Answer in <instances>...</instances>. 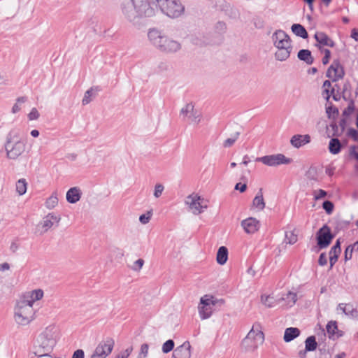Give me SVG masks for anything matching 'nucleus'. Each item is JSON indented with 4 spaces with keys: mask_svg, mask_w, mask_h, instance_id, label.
Here are the masks:
<instances>
[{
    "mask_svg": "<svg viewBox=\"0 0 358 358\" xmlns=\"http://www.w3.org/2000/svg\"><path fill=\"white\" fill-rule=\"evenodd\" d=\"M326 113L329 118H335L338 114V110L336 107L329 106L326 108Z\"/></svg>",
    "mask_w": 358,
    "mask_h": 358,
    "instance_id": "43",
    "label": "nucleus"
},
{
    "mask_svg": "<svg viewBox=\"0 0 358 358\" xmlns=\"http://www.w3.org/2000/svg\"><path fill=\"white\" fill-rule=\"evenodd\" d=\"M318 263L320 266H324L327 264V257L325 253H322L320 255Z\"/></svg>",
    "mask_w": 358,
    "mask_h": 358,
    "instance_id": "54",
    "label": "nucleus"
},
{
    "mask_svg": "<svg viewBox=\"0 0 358 358\" xmlns=\"http://www.w3.org/2000/svg\"><path fill=\"white\" fill-rule=\"evenodd\" d=\"M10 268V266L8 263L3 262V263L0 264V271L1 272L9 271Z\"/></svg>",
    "mask_w": 358,
    "mask_h": 358,
    "instance_id": "60",
    "label": "nucleus"
},
{
    "mask_svg": "<svg viewBox=\"0 0 358 358\" xmlns=\"http://www.w3.org/2000/svg\"><path fill=\"white\" fill-rule=\"evenodd\" d=\"M96 90L91 87L88 90H87L84 94L83 99L82 100V103L83 105H87L90 103L93 98L96 96Z\"/></svg>",
    "mask_w": 358,
    "mask_h": 358,
    "instance_id": "34",
    "label": "nucleus"
},
{
    "mask_svg": "<svg viewBox=\"0 0 358 358\" xmlns=\"http://www.w3.org/2000/svg\"><path fill=\"white\" fill-rule=\"evenodd\" d=\"M255 160L268 166H277L281 164H288L292 162L291 159L286 157L283 154L280 153L257 157Z\"/></svg>",
    "mask_w": 358,
    "mask_h": 358,
    "instance_id": "13",
    "label": "nucleus"
},
{
    "mask_svg": "<svg viewBox=\"0 0 358 358\" xmlns=\"http://www.w3.org/2000/svg\"><path fill=\"white\" fill-rule=\"evenodd\" d=\"M331 87V83L329 80H325L323 83V88L324 92L327 94V99H329V88Z\"/></svg>",
    "mask_w": 358,
    "mask_h": 358,
    "instance_id": "57",
    "label": "nucleus"
},
{
    "mask_svg": "<svg viewBox=\"0 0 358 358\" xmlns=\"http://www.w3.org/2000/svg\"><path fill=\"white\" fill-rule=\"evenodd\" d=\"M4 148L6 157L10 160L19 159L26 152L27 142L18 129H13L7 134Z\"/></svg>",
    "mask_w": 358,
    "mask_h": 358,
    "instance_id": "4",
    "label": "nucleus"
},
{
    "mask_svg": "<svg viewBox=\"0 0 358 358\" xmlns=\"http://www.w3.org/2000/svg\"><path fill=\"white\" fill-rule=\"evenodd\" d=\"M28 183L24 178L19 179L15 183V190L19 196L25 194L27 190Z\"/></svg>",
    "mask_w": 358,
    "mask_h": 358,
    "instance_id": "28",
    "label": "nucleus"
},
{
    "mask_svg": "<svg viewBox=\"0 0 358 358\" xmlns=\"http://www.w3.org/2000/svg\"><path fill=\"white\" fill-rule=\"evenodd\" d=\"M323 208L327 214H331L334 210V204L331 201H325L322 204Z\"/></svg>",
    "mask_w": 358,
    "mask_h": 358,
    "instance_id": "48",
    "label": "nucleus"
},
{
    "mask_svg": "<svg viewBox=\"0 0 358 358\" xmlns=\"http://www.w3.org/2000/svg\"><path fill=\"white\" fill-rule=\"evenodd\" d=\"M149 353V345L143 343L140 347V350L136 358H147Z\"/></svg>",
    "mask_w": 358,
    "mask_h": 358,
    "instance_id": "40",
    "label": "nucleus"
},
{
    "mask_svg": "<svg viewBox=\"0 0 358 358\" xmlns=\"http://www.w3.org/2000/svg\"><path fill=\"white\" fill-rule=\"evenodd\" d=\"M180 115L185 121H188L193 124H198L201 119V113L194 108L192 102L186 103L180 110Z\"/></svg>",
    "mask_w": 358,
    "mask_h": 358,
    "instance_id": "11",
    "label": "nucleus"
},
{
    "mask_svg": "<svg viewBox=\"0 0 358 358\" xmlns=\"http://www.w3.org/2000/svg\"><path fill=\"white\" fill-rule=\"evenodd\" d=\"M224 304L222 299H217L210 294H205L200 298L198 304V313L201 320L210 318L216 307H221Z\"/></svg>",
    "mask_w": 358,
    "mask_h": 358,
    "instance_id": "6",
    "label": "nucleus"
},
{
    "mask_svg": "<svg viewBox=\"0 0 358 358\" xmlns=\"http://www.w3.org/2000/svg\"><path fill=\"white\" fill-rule=\"evenodd\" d=\"M247 189L246 184L237 183L235 186V189L240 191L241 192H244Z\"/></svg>",
    "mask_w": 358,
    "mask_h": 358,
    "instance_id": "59",
    "label": "nucleus"
},
{
    "mask_svg": "<svg viewBox=\"0 0 358 358\" xmlns=\"http://www.w3.org/2000/svg\"><path fill=\"white\" fill-rule=\"evenodd\" d=\"M39 116L40 114L36 108H33L28 114V118L29 120H36L38 119Z\"/></svg>",
    "mask_w": 358,
    "mask_h": 358,
    "instance_id": "49",
    "label": "nucleus"
},
{
    "mask_svg": "<svg viewBox=\"0 0 358 358\" xmlns=\"http://www.w3.org/2000/svg\"><path fill=\"white\" fill-rule=\"evenodd\" d=\"M84 351L83 350L79 349L73 352L71 358H84Z\"/></svg>",
    "mask_w": 358,
    "mask_h": 358,
    "instance_id": "56",
    "label": "nucleus"
},
{
    "mask_svg": "<svg viewBox=\"0 0 358 358\" xmlns=\"http://www.w3.org/2000/svg\"><path fill=\"white\" fill-rule=\"evenodd\" d=\"M175 343L171 339L166 341L163 343L162 347V351L164 354H167L174 350Z\"/></svg>",
    "mask_w": 358,
    "mask_h": 358,
    "instance_id": "38",
    "label": "nucleus"
},
{
    "mask_svg": "<svg viewBox=\"0 0 358 358\" xmlns=\"http://www.w3.org/2000/svg\"><path fill=\"white\" fill-rule=\"evenodd\" d=\"M352 252L353 250L351 249V248L349 247V245L347 247V248L345 250V260L348 261L352 259Z\"/></svg>",
    "mask_w": 358,
    "mask_h": 358,
    "instance_id": "52",
    "label": "nucleus"
},
{
    "mask_svg": "<svg viewBox=\"0 0 358 358\" xmlns=\"http://www.w3.org/2000/svg\"><path fill=\"white\" fill-rule=\"evenodd\" d=\"M155 0H125L121 3V11L124 17L136 24L140 19L155 15Z\"/></svg>",
    "mask_w": 358,
    "mask_h": 358,
    "instance_id": "1",
    "label": "nucleus"
},
{
    "mask_svg": "<svg viewBox=\"0 0 358 358\" xmlns=\"http://www.w3.org/2000/svg\"><path fill=\"white\" fill-rule=\"evenodd\" d=\"M228 259V249L225 246H221L218 248L216 255V261L218 264L224 265Z\"/></svg>",
    "mask_w": 358,
    "mask_h": 358,
    "instance_id": "25",
    "label": "nucleus"
},
{
    "mask_svg": "<svg viewBox=\"0 0 358 358\" xmlns=\"http://www.w3.org/2000/svg\"><path fill=\"white\" fill-rule=\"evenodd\" d=\"M131 350H132L131 348H128L125 351H124L122 353H121L119 356L121 358H128L130 353L131 352Z\"/></svg>",
    "mask_w": 358,
    "mask_h": 358,
    "instance_id": "61",
    "label": "nucleus"
},
{
    "mask_svg": "<svg viewBox=\"0 0 358 358\" xmlns=\"http://www.w3.org/2000/svg\"><path fill=\"white\" fill-rule=\"evenodd\" d=\"M341 241L340 239H337L335 245L331 248L329 251V262H330V268H332L333 266L338 260V257L341 254Z\"/></svg>",
    "mask_w": 358,
    "mask_h": 358,
    "instance_id": "23",
    "label": "nucleus"
},
{
    "mask_svg": "<svg viewBox=\"0 0 358 358\" xmlns=\"http://www.w3.org/2000/svg\"><path fill=\"white\" fill-rule=\"evenodd\" d=\"M155 2L161 11L171 18L179 17L185 11L180 0H155Z\"/></svg>",
    "mask_w": 358,
    "mask_h": 358,
    "instance_id": "8",
    "label": "nucleus"
},
{
    "mask_svg": "<svg viewBox=\"0 0 358 358\" xmlns=\"http://www.w3.org/2000/svg\"><path fill=\"white\" fill-rule=\"evenodd\" d=\"M350 248L353 250V252H357L358 251V241H356L352 245H349Z\"/></svg>",
    "mask_w": 358,
    "mask_h": 358,
    "instance_id": "64",
    "label": "nucleus"
},
{
    "mask_svg": "<svg viewBox=\"0 0 358 358\" xmlns=\"http://www.w3.org/2000/svg\"><path fill=\"white\" fill-rule=\"evenodd\" d=\"M334 236L329 227L324 225L317 233V245L320 249L326 248L331 243Z\"/></svg>",
    "mask_w": 358,
    "mask_h": 358,
    "instance_id": "15",
    "label": "nucleus"
},
{
    "mask_svg": "<svg viewBox=\"0 0 358 358\" xmlns=\"http://www.w3.org/2000/svg\"><path fill=\"white\" fill-rule=\"evenodd\" d=\"M311 137L309 134H295L290 139V144L295 148H300L310 142Z\"/></svg>",
    "mask_w": 358,
    "mask_h": 358,
    "instance_id": "21",
    "label": "nucleus"
},
{
    "mask_svg": "<svg viewBox=\"0 0 358 358\" xmlns=\"http://www.w3.org/2000/svg\"><path fill=\"white\" fill-rule=\"evenodd\" d=\"M148 40L159 51L166 54H175L182 49V43L162 30L150 29L148 32Z\"/></svg>",
    "mask_w": 358,
    "mask_h": 358,
    "instance_id": "3",
    "label": "nucleus"
},
{
    "mask_svg": "<svg viewBox=\"0 0 358 358\" xmlns=\"http://www.w3.org/2000/svg\"><path fill=\"white\" fill-rule=\"evenodd\" d=\"M327 331L330 338H334L338 337V327L336 322L330 321L327 324Z\"/></svg>",
    "mask_w": 358,
    "mask_h": 358,
    "instance_id": "32",
    "label": "nucleus"
},
{
    "mask_svg": "<svg viewBox=\"0 0 358 358\" xmlns=\"http://www.w3.org/2000/svg\"><path fill=\"white\" fill-rule=\"evenodd\" d=\"M239 132H236L231 137L226 139L223 143L224 147L229 148L231 147L238 139L239 136Z\"/></svg>",
    "mask_w": 358,
    "mask_h": 358,
    "instance_id": "42",
    "label": "nucleus"
},
{
    "mask_svg": "<svg viewBox=\"0 0 358 358\" xmlns=\"http://www.w3.org/2000/svg\"><path fill=\"white\" fill-rule=\"evenodd\" d=\"M350 155L358 160V146L353 145L350 148Z\"/></svg>",
    "mask_w": 358,
    "mask_h": 358,
    "instance_id": "51",
    "label": "nucleus"
},
{
    "mask_svg": "<svg viewBox=\"0 0 358 358\" xmlns=\"http://www.w3.org/2000/svg\"><path fill=\"white\" fill-rule=\"evenodd\" d=\"M152 215V211H148L147 213L140 215L139 222L142 224H146L150 221Z\"/></svg>",
    "mask_w": 358,
    "mask_h": 358,
    "instance_id": "44",
    "label": "nucleus"
},
{
    "mask_svg": "<svg viewBox=\"0 0 358 358\" xmlns=\"http://www.w3.org/2000/svg\"><path fill=\"white\" fill-rule=\"evenodd\" d=\"M272 43L275 48V59L279 62L287 60L292 51V41L283 30H276L271 36Z\"/></svg>",
    "mask_w": 358,
    "mask_h": 358,
    "instance_id": "5",
    "label": "nucleus"
},
{
    "mask_svg": "<svg viewBox=\"0 0 358 358\" xmlns=\"http://www.w3.org/2000/svg\"><path fill=\"white\" fill-rule=\"evenodd\" d=\"M27 101V98L24 96H21L17 99L15 103L12 107V113H17L21 110L22 104H23Z\"/></svg>",
    "mask_w": 358,
    "mask_h": 358,
    "instance_id": "39",
    "label": "nucleus"
},
{
    "mask_svg": "<svg viewBox=\"0 0 358 358\" xmlns=\"http://www.w3.org/2000/svg\"><path fill=\"white\" fill-rule=\"evenodd\" d=\"M324 56L322 58V63L324 64H327L329 62L330 56H331V52L328 49H325L324 50Z\"/></svg>",
    "mask_w": 358,
    "mask_h": 358,
    "instance_id": "55",
    "label": "nucleus"
},
{
    "mask_svg": "<svg viewBox=\"0 0 358 358\" xmlns=\"http://www.w3.org/2000/svg\"><path fill=\"white\" fill-rule=\"evenodd\" d=\"M341 144L338 138H331L329 143V150L333 155H337L341 152Z\"/></svg>",
    "mask_w": 358,
    "mask_h": 358,
    "instance_id": "30",
    "label": "nucleus"
},
{
    "mask_svg": "<svg viewBox=\"0 0 358 358\" xmlns=\"http://www.w3.org/2000/svg\"><path fill=\"white\" fill-rule=\"evenodd\" d=\"M313 195L315 200H320L325 198L327 195L326 191L323 189H316L313 192Z\"/></svg>",
    "mask_w": 358,
    "mask_h": 358,
    "instance_id": "45",
    "label": "nucleus"
},
{
    "mask_svg": "<svg viewBox=\"0 0 358 358\" xmlns=\"http://www.w3.org/2000/svg\"><path fill=\"white\" fill-rule=\"evenodd\" d=\"M185 203L194 215H199L208 208V201L196 193H192L185 199Z\"/></svg>",
    "mask_w": 358,
    "mask_h": 358,
    "instance_id": "10",
    "label": "nucleus"
},
{
    "mask_svg": "<svg viewBox=\"0 0 358 358\" xmlns=\"http://www.w3.org/2000/svg\"><path fill=\"white\" fill-rule=\"evenodd\" d=\"M60 338L59 327L50 324L41 329L33 343L34 354L52 352Z\"/></svg>",
    "mask_w": 358,
    "mask_h": 358,
    "instance_id": "2",
    "label": "nucleus"
},
{
    "mask_svg": "<svg viewBox=\"0 0 358 358\" xmlns=\"http://www.w3.org/2000/svg\"><path fill=\"white\" fill-rule=\"evenodd\" d=\"M114 345L113 338H104L97 345L90 358H106L111 353Z\"/></svg>",
    "mask_w": 358,
    "mask_h": 358,
    "instance_id": "12",
    "label": "nucleus"
},
{
    "mask_svg": "<svg viewBox=\"0 0 358 358\" xmlns=\"http://www.w3.org/2000/svg\"><path fill=\"white\" fill-rule=\"evenodd\" d=\"M252 205L258 210H262L265 208V202L261 190L254 198Z\"/></svg>",
    "mask_w": 358,
    "mask_h": 358,
    "instance_id": "29",
    "label": "nucleus"
},
{
    "mask_svg": "<svg viewBox=\"0 0 358 358\" xmlns=\"http://www.w3.org/2000/svg\"><path fill=\"white\" fill-rule=\"evenodd\" d=\"M13 318L18 325L27 326L35 318L34 309L19 300L14 307Z\"/></svg>",
    "mask_w": 358,
    "mask_h": 358,
    "instance_id": "7",
    "label": "nucleus"
},
{
    "mask_svg": "<svg viewBox=\"0 0 358 358\" xmlns=\"http://www.w3.org/2000/svg\"><path fill=\"white\" fill-rule=\"evenodd\" d=\"M285 241L291 245L294 244L297 241V236L293 231L286 232Z\"/></svg>",
    "mask_w": 358,
    "mask_h": 358,
    "instance_id": "41",
    "label": "nucleus"
},
{
    "mask_svg": "<svg viewBox=\"0 0 358 358\" xmlns=\"http://www.w3.org/2000/svg\"><path fill=\"white\" fill-rule=\"evenodd\" d=\"M144 264V260L143 259H138L135 261L131 266V269L134 271H139Z\"/></svg>",
    "mask_w": 358,
    "mask_h": 358,
    "instance_id": "47",
    "label": "nucleus"
},
{
    "mask_svg": "<svg viewBox=\"0 0 358 358\" xmlns=\"http://www.w3.org/2000/svg\"><path fill=\"white\" fill-rule=\"evenodd\" d=\"M61 220V216L55 213L46 215L37 225V231L40 234L47 232L53 226L57 225Z\"/></svg>",
    "mask_w": 358,
    "mask_h": 358,
    "instance_id": "14",
    "label": "nucleus"
},
{
    "mask_svg": "<svg viewBox=\"0 0 358 358\" xmlns=\"http://www.w3.org/2000/svg\"><path fill=\"white\" fill-rule=\"evenodd\" d=\"M300 334V330L296 327L287 328L284 334V340L285 342H290Z\"/></svg>",
    "mask_w": 358,
    "mask_h": 358,
    "instance_id": "26",
    "label": "nucleus"
},
{
    "mask_svg": "<svg viewBox=\"0 0 358 358\" xmlns=\"http://www.w3.org/2000/svg\"><path fill=\"white\" fill-rule=\"evenodd\" d=\"M20 248V245L17 243V241H12L10 245H9V250L12 253H15Z\"/></svg>",
    "mask_w": 358,
    "mask_h": 358,
    "instance_id": "50",
    "label": "nucleus"
},
{
    "mask_svg": "<svg viewBox=\"0 0 358 358\" xmlns=\"http://www.w3.org/2000/svg\"><path fill=\"white\" fill-rule=\"evenodd\" d=\"M164 190V186L161 183H157L155 186L154 189V196L155 198H159L162 196L163 192Z\"/></svg>",
    "mask_w": 358,
    "mask_h": 358,
    "instance_id": "46",
    "label": "nucleus"
},
{
    "mask_svg": "<svg viewBox=\"0 0 358 358\" xmlns=\"http://www.w3.org/2000/svg\"><path fill=\"white\" fill-rule=\"evenodd\" d=\"M351 37L354 38L356 41H358V29H353L351 32Z\"/></svg>",
    "mask_w": 358,
    "mask_h": 358,
    "instance_id": "62",
    "label": "nucleus"
},
{
    "mask_svg": "<svg viewBox=\"0 0 358 358\" xmlns=\"http://www.w3.org/2000/svg\"><path fill=\"white\" fill-rule=\"evenodd\" d=\"M344 76V71L338 62L334 61L327 71V76L333 81H337Z\"/></svg>",
    "mask_w": 358,
    "mask_h": 358,
    "instance_id": "17",
    "label": "nucleus"
},
{
    "mask_svg": "<svg viewBox=\"0 0 358 358\" xmlns=\"http://www.w3.org/2000/svg\"><path fill=\"white\" fill-rule=\"evenodd\" d=\"M281 299L285 300L287 306H292L297 300V295L294 292H288Z\"/></svg>",
    "mask_w": 358,
    "mask_h": 358,
    "instance_id": "37",
    "label": "nucleus"
},
{
    "mask_svg": "<svg viewBox=\"0 0 358 358\" xmlns=\"http://www.w3.org/2000/svg\"><path fill=\"white\" fill-rule=\"evenodd\" d=\"M291 29L292 32L297 36H300L303 38H306L308 37V33L302 25L299 24H294Z\"/></svg>",
    "mask_w": 358,
    "mask_h": 358,
    "instance_id": "33",
    "label": "nucleus"
},
{
    "mask_svg": "<svg viewBox=\"0 0 358 358\" xmlns=\"http://www.w3.org/2000/svg\"><path fill=\"white\" fill-rule=\"evenodd\" d=\"M82 196V191L78 187H71L66 192V199L69 203L78 202Z\"/></svg>",
    "mask_w": 358,
    "mask_h": 358,
    "instance_id": "22",
    "label": "nucleus"
},
{
    "mask_svg": "<svg viewBox=\"0 0 358 358\" xmlns=\"http://www.w3.org/2000/svg\"><path fill=\"white\" fill-rule=\"evenodd\" d=\"M317 343L315 337L313 336L308 337L305 341V348L308 351H314L316 350Z\"/></svg>",
    "mask_w": 358,
    "mask_h": 358,
    "instance_id": "36",
    "label": "nucleus"
},
{
    "mask_svg": "<svg viewBox=\"0 0 358 358\" xmlns=\"http://www.w3.org/2000/svg\"><path fill=\"white\" fill-rule=\"evenodd\" d=\"M348 135L353 138L354 141L358 142V131L355 129H350L348 130Z\"/></svg>",
    "mask_w": 358,
    "mask_h": 358,
    "instance_id": "53",
    "label": "nucleus"
},
{
    "mask_svg": "<svg viewBox=\"0 0 358 358\" xmlns=\"http://www.w3.org/2000/svg\"><path fill=\"white\" fill-rule=\"evenodd\" d=\"M241 227L247 234H254L259 229V222L255 217H248L241 222Z\"/></svg>",
    "mask_w": 358,
    "mask_h": 358,
    "instance_id": "19",
    "label": "nucleus"
},
{
    "mask_svg": "<svg viewBox=\"0 0 358 358\" xmlns=\"http://www.w3.org/2000/svg\"><path fill=\"white\" fill-rule=\"evenodd\" d=\"M278 301L272 295L262 294L261 296V303L267 308L274 307Z\"/></svg>",
    "mask_w": 358,
    "mask_h": 358,
    "instance_id": "27",
    "label": "nucleus"
},
{
    "mask_svg": "<svg viewBox=\"0 0 358 358\" xmlns=\"http://www.w3.org/2000/svg\"><path fill=\"white\" fill-rule=\"evenodd\" d=\"M315 38L318 43L324 46L333 47L334 45L333 41L324 32L315 33Z\"/></svg>",
    "mask_w": 358,
    "mask_h": 358,
    "instance_id": "24",
    "label": "nucleus"
},
{
    "mask_svg": "<svg viewBox=\"0 0 358 358\" xmlns=\"http://www.w3.org/2000/svg\"><path fill=\"white\" fill-rule=\"evenodd\" d=\"M338 310H341L346 316L358 320V305L354 306L350 303H339L337 308Z\"/></svg>",
    "mask_w": 358,
    "mask_h": 358,
    "instance_id": "20",
    "label": "nucleus"
},
{
    "mask_svg": "<svg viewBox=\"0 0 358 358\" xmlns=\"http://www.w3.org/2000/svg\"><path fill=\"white\" fill-rule=\"evenodd\" d=\"M37 356V358H57L56 356L51 355V352H45L41 354H34Z\"/></svg>",
    "mask_w": 358,
    "mask_h": 358,
    "instance_id": "58",
    "label": "nucleus"
},
{
    "mask_svg": "<svg viewBox=\"0 0 358 358\" xmlns=\"http://www.w3.org/2000/svg\"><path fill=\"white\" fill-rule=\"evenodd\" d=\"M264 334L258 330L252 328L245 338L242 341L241 348L247 352L255 351L263 343Z\"/></svg>",
    "mask_w": 358,
    "mask_h": 358,
    "instance_id": "9",
    "label": "nucleus"
},
{
    "mask_svg": "<svg viewBox=\"0 0 358 358\" xmlns=\"http://www.w3.org/2000/svg\"><path fill=\"white\" fill-rule=\"evenodd\" d=\"M58 204V197L56 192L52 193L46 200L45 206L48 209H52Z\"/></svg>",
    "mask_w": 358,
    "mask_h": 358,
    "instance_id": "35",
    "label": "nucleus"
},
{
    "mask_svg": "<svg viewBox=\"0 0 358 358\" xmlns=\"http://www.w3.org/2000/svg\"><path fill=\"white\" fill-rule=\"evenodd\" d=\"M191 345L189 342L185 341L173 350L172 358H190Z\"/></svg>",
    "mask_w": 358,
    "mask_h": 358,
    "instance_id": "18",
    "label": "nucleus"
},
{
    "mask_svg": "<svg viewBox=\"0 0 358 358\" xmlns=\"http://www.w3.org/2000/svg\"><path fill=\"white\" fill-rule=\"evenodd\" d=\"M308 350H306V349L305 348V350H300L298 353V356L299 358H306V355H307V352Z\"/></svg>",
    "mask_w": 358,
    "mask_h": 358,
    "instance_id": "63",
    "label": "nucleus"
},
{
    "mask_svg": "<svg viewBox=\"0 0 358 358\" xmlns=\"http://www.w3.org/2000/svg\"><path fill=\"white\" fill-rule=\"evenodd\" d=\"M44 296V292L41 289H36L25 292L22 298L20 299L28 306L33 307L35 302L41 300Z\"/></svg>",
    "mask_w": 358,
    "mask_h": 358,
    "instance_id": "16",
    "label": "nucleus"
},
{
    "mask_svg": "<svg viewBox=\"0 0 358 358\" xmlns=\"http://www.w3.org/2000/svg\"><path fill=\"white\" fill-rule=\"evenodd\" d=\"M297 56L300 60L304 61L308 64H311L313 62V58L311 55V52L308 50H301L298 52Z\"/></svg>",
    "mask_w": 358,
    "mask_h": 358,
    "instance_id": "31",
    "label": "nucleus"
}]
</instances>
